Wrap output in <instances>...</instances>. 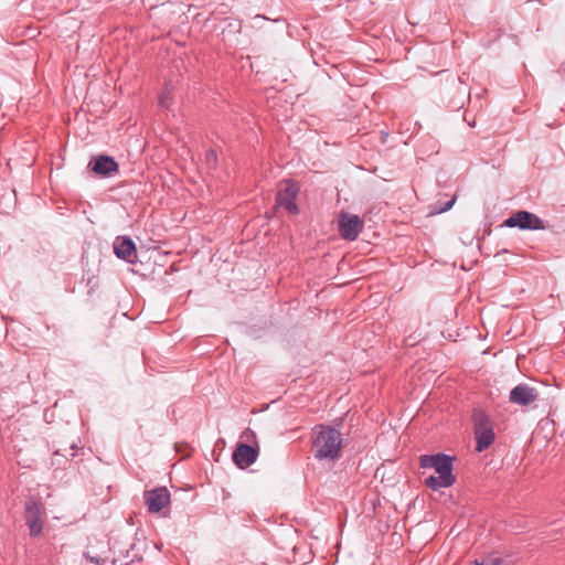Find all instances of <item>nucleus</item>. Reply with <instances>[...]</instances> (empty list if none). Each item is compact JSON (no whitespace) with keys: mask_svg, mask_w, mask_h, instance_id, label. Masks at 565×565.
<instances>
[{"mask_svg":"<svg viewBox=\"0 0 565 565\" xmlns=\"http://www.w3.org/2000/svg\"><path fill=\"white\" fill-rule=\"evenodd\" d=\"M455 457L446 454L423 455L419 458L422 468L434 469L438 476H429L425 484L433 491L449 488L456 482L452 473Z\"/></svg>","mask_w":565,"mask_h":565,"instance_id":"f257e3e1","label":"nucleus"},{"mask_svg":"<svg viewBox=\"0 0 565 565\" xmlns=\"http://www.w3.org/2000/svg\"><path fill=\"white\" fill-rule=\"evenodd\" d=\"M342 434L329 425H316L312 429V450L318 460L334 461L340 457Z\"/></svg>","mask_w":565,"mask_h":565,"instance_id":"f03ea898","label":"nucleus"},{"mask_svg":"<svg viewBox=\"0 0 565 565\" xmlns=\"http://www.w3.org/2000/svg\"><path fill=\"white\" fill-rule=\"evenodd\" d=\"M473 434L476 439V451L482 452L494 441L495 434L488 415L478 413L473 416Z\"/></svg>","mask_w":565,"mask_h":565,"instance_id":"7ed1b4c3","label":"nucleus"},{"mask_svg":"<svg viewBox=\"0 0 565 565\" xmlns=\"http://www.w3.org/2000/svg\"><path fill=\"white\" fill-rule=\"evenodd\" d=\"M363 228V221L356 215L348 212H341L338 220V231L340 236L349 242L358 238Z\"/></svg>","mask_w":565,"mask_h":565,"instance_id":"20e7f679","label":"nucleus"},{"mask_svg":"<svg viewBox=\"0 0 565 565\" xmlns=\"http://www.w3.org/2000/svg\"><path fill=\"white\" fill-rule=\"evenodd\" d=\"M508 227H519L520 230H544V221L527 211H518L504 221Z\"/></svg>","mask_w":565,"mask_h":565,"instance_id":"39448f33","label":"nucleus"},{"mask_svg":"<svg viewBox=\"0 0 565 565\" xmlns=\"http://www.w3.org/2000/svg\"><path fill=\"white\" fill-rule=\"evenodd\" d=\"M43 508L35 500H30L25 503L24 519L30 530V535L36 537L43 531Z\"/></svg>","mask_w":565,"mask_h":565,"instance_id":"423d86ee","label":"nucleus"},{"mask_svg":"<svg viewBox=\"0 0 565 565\" xmlns=\"http://www.w3.org/2000/svg\"><path fill=\"white\" fill-rule=\"evenodd\" d=\"M143 500L151 513H158L170 504V492L166 487H157L145 491Z\"/></svg>","mask_w":565,"mask_h":565,"instance_id":"0eeeda50","label":"nucleus"},{"mask_svg":"<svg viewBox=\"0 0 565 565\" xmlns=\"http://www.w3.org/2000/svg\"><path fill=\"white\" fill-rule=\"evenodd\" d=\"M259 454V447L256 444L255 446L247 445L244 443H239L236 445L235 450L233 451L232 459L233 462L241 469L248 467L256 462Z\"/></svg>","mask_w":565,"mask_h":565,"instance_id":"6e6552de","label":"nucleus"},{"mask_svg":"<svg viewBox=\"0 0 565 565\" xmlns=\"http://www.w3.org/2000/svg\"><path fill=\"white\" fill-rule=\"evenodd\" d=\"M298 192L299 186L294 182H288L285 189L280 190L277 194V205L285 209L290 214H298L299 209L296 203Z\"/></svg>","mask_w":565,"mask_h":565,"instance_id":"1a4fd4ad","label":"nucleus"},{"mask_svg":"<svg viewBox=\"0 0 565 565\" xmlns=\"http://www.w3.org/2000/svg\"><path fill=\"white\" fill-rule=\"evenodd\" d=\"M539 397L536 388L527 384H519L510 391L509 399L512 404L527 406Z\"/></svg>","mask_w":565,"mask_h":565,"instance_id":"9d476101","label":"nucleus"},{"mask_svg":"<svg viewBox=\"0 0 565 565\" xmlns=\"http://www.w3.org/2000/svg\"><path fill=\"white\" fill-rule=\"evenodd\" d=\"M88 166L94 173L102 177H111L119 169L117 161L113 157L106 154H100L90 160Z\"/></svg>","mask_w":565,"mask_h":565,"instance_id":"9b49d317","label":"nucleus"},{"mask_svg":"<svg viewBox=\"0 0 565 565\" xmlns=\"http://www.w3.org/2000/svg\"><path fill=\"white\" fill-rule=\"evenodd\" d=\"M136 252V244L130 237H117L114 243V253L120 258L128 260Z\"/></svg>","mask_w":565,"mask_h":565,"instance_id":"f8f14e48","label":"nucleus"},{"mask_svg":"<svg viewBox=\"0 0 565 565\" xmlns=\"http://www.w3.org/2000/svg\"><path fill=\"white\" fill-rule=\"evenodd\" d=\"M205 161L210 168H215L217 163V154L215 150L209 149L205 152Z\"/></svg>","mask_w":565,"mask_h":565,"instance_id":"ddd939ff","label":"nucleus"},{"mask_svg":"<svg viewBox=\"0 0 565 565\" xmlns=\"http://www.w3.org/2000/svg\"><path fill=\"white\" fill-rule=\"evenodd\" d=\"M504 562L501 557H497V556H491V557H488V559L486 561L484 565H503Z\"/></svg>","mask_w":565,"mask_h":565,"instance_id":"4468645a","label":"nucleus"},{"mask_svg":"<svg viewBox=\"0 0 565 565\" xmlns=\"http://www.w3.org/2000/svg\"><path fill=\"white\" fill-rule=\"evenodd\" d=\"M455 202H456V196H454L451 200L446 202L445 205L438 210V213L449 211L454 206Z\"/></svg>","mask_w":565,"mask_h":565,"instance_id":"2eb2a0df","label":"nucleus"},{"mask_svg":"<svg viewBox=\"0 0 565 565\" xmlns=\"http://www.w3.org/2000/svg\"><path fill=\"white\" fill-rule=\"evenodd\" d=\"M241 438L246 439V440H250V439H255L256 435H255V433L250 428H246L243 431Z\"/></svg>","mask_w":565,"mask_h":565,"instance_id":"dca6fc26","label":"nucleus"},{"mask_svg":"<svg viewBox=\"0 0 565 565\" xmlns=\"http://www.w3.org/2000/svg\"><path fill=\"white\" fill-rule=\"evenodd\" d=\"M169 92L168 89L166 88V90L161 94V96L159 97V105L161 107H167V100L169 98Z\"/></svg>","mask_w":565,"mask_h":565,"instance_id":"f3484780","label":"nucleus"},{"mask_svg":"<svg viewBox=\"0 0 565 565\" xmlns=\"http://www.w3.org/2000/svg\"><path fill=\"white\" fill-rule=\"evenodd\" d=\"M85 557L90 562V563H94L96 565H100L103 563V559L98 556H90L89 554H85Z\"/></svg>","mask_w":565,"mask_h":565,"instance_id":"a211bd4d","label":"nucleus"},{"mask_svg":"<svg viewBox=\"0 0 565 565\" xmlns=\"http://www.w3.org/2000/svg\"><path fill=\"white\" fill-rule=\"evenodd\" d=\"M70 449H71L70 456H71V457H74V456H75L76 445H75V444H72V446H71V448H70Z\"/></svg>","mask_w":565,"mask_h":565,"instance_id":"6ab92c4d","label":"nucleus"},{"mask_svg":"<svg viewBox=\"0 0 565 565\" xmlns=\"http://www.w3.org/2000/svg\"><path fill=\"white\" fill-rule=\"evenodd\" d=\"M61 455V449H57L54 451V456H60ZM62 456L66 457L65 454H62Z\"/></svg>","mask_w":565,"mask_h":565,"instance_id":"aec40b11","label":"nucleus"},{"mask_svg":"<svg viewBox=\"0 0 565 565\" xmlns=\"http://www.w3.org/2000/svg\"><path fill=\"white\" fill-rule=\"evenodd\" d=\"M476 565H483V564H478V563H477Z\"/></svg>","mask_w":565,"mask_h":565,"instance_id":"412c9836","label":"nucleus"}]
</instances>
